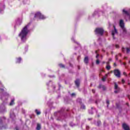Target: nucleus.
<instances>
[{
	"mask_svg": "<svg viewBox=\"0 0 130 130\" xmlns=\"http://www.w3.org/2000/svg\"><path fill=\"white\" fill-rule=\"evenodd\" d=\"M29 26H30V23L25 25L22 29L18 35V37L20 38L22 42H25L27 40V35L29 34L30 30H29Z\"/></svg>",
	"mask_w": 130,
	"mask_h": 130,
	"instance_id": "nucleus-1",
	"label": "nucleus"
},
{
	"mask_svg": "<svg viewBox=\"0 0 130 130\" xmlns=\"http://www.w3.org/2000/svg\"><path fill=\"white\" fill-rule=\"evenodd\" d=\"M119 25L122 31L123 35H125V36H127V32L126 31V29L125 28V27L124 26V21L122 19H120L119 22Z\"/></svg>",
	"mask_w": 130,
	"mask_h": 130,
	"instance_id": "nucleus-2",
	"label": "nucleus"
},
{
	"mask_svg": "<svg viewBox=\"0 0 130 130\" xmlns=\"http://www.w3.org/2000/svg\"><path fill=\"white\" fill-rule=\"evenodd\" d=\"M35 19H41V20H44L46 19V17L42 14L40 12H37L35 15Z\"/></svg>",
	"mask_w": 130,
	"mask_h": 130,
	"instance_id": "nucleus-3",
	"label": "nucleus"
},
{
	"mask_svg": "<svg viewBox=\"0 0 130 130\" xmlns=\"http://www.w3.org/2000/svg\"><path fill=\"white\" fill-rule=\"evenodd\" d=\"M95 32L98 35L102 36V35H103V33H104V29L102 28H97L95 30Z\"/></svg>",
	"mask_w": 130,
	"mask_h": 130,
	"instance_id": "nucleus-4",
	"label": "nucleus"
},
{
	"mask_svg": "<svg viewBox=\"0 0 130 130\" xmlns=\"http://www.w3.org/2000/svg\"><path fill=\"white\" fill-rule=\"evenodd\" d=\"M114 74L117 78H120V71L118 69L115 70L114 71Z\"/></svg>",
	"mask_w": 130,
	"mask_h": 130,
	"instance_id": "nucleus-5",
	"label": "nucleus"
},
{
	"mask_svg": "<svg viewBox=\"0 0 130 130\" xmlns=\"http://www.w3.org/2000/svg\"><path fill=\"white\" fill-rule=\"evenodd\" d=\"M114 27V30H112V35L113 36V39H115V38L114 37V35H116L117 34V30L115 28V26H113Z\"/></svg>",
	"mask_w": 130,
	"mask_h": 130,
	"instance_id": "nucleus-6",
	"label": "nucleus"
},
{
	"mask_svg": "<svg viewBox=\"0 0 130 130\" xmlns=\"http://www.w3.org/2000/svg\"><path fill=\"white\" fill-rule=\"evenodd\" d=\"M115 91L114 92L115 93H118V92L119 91V87H118V85H117V84H116V83H115Z\"/></svg>",
	"mask_w": 130,
	"mask_h": 130,
	"instance_id": "nucleus-7",
	"label": "nucleus"
},
{
	"mask_svg": "<svg viewBox=\"0 0 130 130\" xmlns=\"http://www.w3.org/2000/svg\"><path fill=\"white\" fill-rule=\"evenodd\" d=\"M122 51L123 52H126V53H129L130 52V49L128 48H122Z\"/></svg>",
	"mask_w": 130,
	"mask_h": 130,
	"instance_id": "nucleus-8",
	"label": "nucleus"
},
{
	"mask_svg": "<svg viewBox=\"0 0 130 130\" xmlns=\"http://www.w3.org/2000/svg\"><path fill=\"white\" fill-rule=\"evenodd\" d=\"M122 127L124 130H129V127L125 123L123 124Z\"/></svg>",
	"mask_w": 130,
	"mask_h": 130,
	"instance_id": "nucleus-9",
	"label": "nucleus"
},
{
	"mask_svg": "<svg viewBox=\"0 0 130 130\" xmlns=\"http://www.w3.org/2000/svg\"><path fill=\"white\" fill-rule=\"evenodd\" d=\"M0 109L3 110V111H5L6 110V107H5V104H2L1 106H0Z\"/></svg>",
	"mask_w": 130,
	"mask_h": 130,
	"instance_id": "nucleus-10",
	"label": "nucleus"
},
{
	"mask_svg": "<svg viewBox=\"0 0 130 130\" xmlns=\"http://www.w3.org/2000/svg\"><path fill=\"white\" fill-rule=\"evenodd\" d=\"M106 70L108 71H109L111 69V67H110V65H109V62H107V66L106 67Z\"/></svg>",
	"mask_w": 130,
	"mask_h": 130,
	"instance_id": "nucleus-11",
	"label": "nucleus"
},
{
	"mask_svg": "<svg viewBox=\"0 0 130 130\" xmlns=\"http://www.w3.org/2000/svg\"><path fill=\"white\" fill-rule=\"evenodd\" d=\"M75 85L77 86V87H79L80 86V80L77 79L75 81Z\"/></svg>",
	"mask_w": 130,
	"mask_h": 130,
	"instance_id": "nucleus-12",
	"label": "nucleus"
},
{
	"mask_svg": "<svg viewBox=\"0 0 130 130\" xmlns=\"http://www.w3.org/2000/svg\"><path fill=\"white\" fill-rule=\"evenodd\" d=\"M21 24H22V19H18L16 21V25H20Z\"/></svg>",
	"mask_w": 130,
	"mask_h": 130,
	"instance_id": "nucleus-13",
	"label": "nucleus"
},
{
	"mask_svg": "<svg viewBox=\"0 0 130 130\" xmlns=\"http://www.w3.org/2000/svg\"><path fill=\"white\" fill-rule=\"evenodd\" d=\"M14 102H15V99H12L11 100V102L10 103V106H12V105H14V104H15Z\"/></svg>",
	"mask_w": 130,
	"mask_h": 130,
	"instance_id": "nucleus-14",
	"label": "nucleus"
},
{
	"mask_svg": "<svg viewBox=\"0 0 130 130\" xmlns=\"http://www.w3.org/2000/svg\"><path fill=\"white\" fill-rule=\"evenodd\" d=\"M109 73H108L107 74H106V75L103 77L102 78V81H103V82H104L105 81V80H106V78H107V76H108V75H109Z\"/></svg>",
	"mask_w": 130,
	"mask_h": 130,
	"instance_id": "nucleus-15",
	"label": "nucleus"
},
{
	"mask_svg": "<svg viewBox=\"0 0 130 130\" xmlns=\"http://www.w3.org/2000/svg\"><path fill=\"white\" fill-rule=\"evenodd\" d=\"M88 61H89V59L88 57H85L84 58V62L85 63H88Z\"/></svg>",
	"mask_w": 130,
	"mask_h": 130,
	"instance_id": "nucleus-16",
	"label": "nucleus"
},
{
	"mask_svg": "<svg viewBox=\"0 0 130 130\" xmlns=\"http://www.w3.org/2000/svg\"><path fill=\"white\" fill-rule=\"evenodd\" d=\"M21 60H22V58H21V57L18 58L16 60V63H20V62H21Z\"/></svg>",
	"mask_w": 130,
	"mask_h": 130,
	"instance_id": "nucleus-17",
	"label": "nucleus"
},
{
	"mask_svg": "<svg viewBox=\"0 0 130 130\" xmlns=\"http://www.w3.org/2000/svg\"><path fill=\"white\" fill-rule=\"evenodd\" d=\"M10 117L11 118H15V114H14V113L11 112L10 113Z\"/></svg>",
	"mask_w": 130,
	"mask_h": 130,
	"instance_id": "nucleus-18",
	"label": "nucleus"
},
{
	"mask_svg": "<svg viewBox=\"0 0 130 130\" xmlns=\"http://www.w3.org/2000/svg\"><path fill=\"white\" fill-rule=\"evenodd\" d=\"M41 129V125L40 124H38L37 129V130H40Z\"/></svg>",
	"mask_w": 130,
	"mask_h": 130,
	"instance_id": "nucleus-19",
	"label": "nucleus"
},
{
	"mask_svg": "<svg viewBox=\"0 0 130 130\" xmlns=\"http://www.w3.org/2000/svg\"><path fill=\"white\" fill-rule=\"evenodd\" d=\"M93 109H94V108H91V110H89V113L90 114H93Z\"/></svg>",
	"mask_w": 130,
	"mask_h": 130,
	"instance_id": "nucleus-20",
	"label": "nucleus"
},
{
	"mask_svg": "<svg viewBox=\"0 0 130 130\" xmlns=\"http://www.w3.org/2000/svg\"><path fill=\"white\" fill-rule=\"evenodd\" d=\"M35 112L37 115H39L41 113V112L40 111H38V110H36Z\"/></svg>",
	"mask_w": 130,
	"mask_h": 130,
	"instance_id": "nucleus-21",
	"label": "nucleus"
},
{
	"mask_svg": "<svg viewBox=\"0 0 130 130\" xmlns=\"http://www.w3.org/2000/svg\"><path fill=\"white\" fill-rule=\"evenodd\" d=\"M8 95H9V94L7 93H6L4 94V96L2 98V99H5L7 98V96H8Z\"/></svg>",
	"mask_w": 130,
	"mask_h": 130,
	"instance_id": "nucleus-22",
	"label": "nucleus"
},
{
	"mask_svg": "<svg viewBox=\"0 0 130 130\" xmlns=\"http://www.w3.org/2000/svg\"><path fill=\"white\" fill-rule=\"evenodd\" d=\"M81 109H86V106L82 104L81 105Z\"/></svg>",
	"mask_w": 130,
	"mask_h": 130,
	"instance_id": "nucleus-23",
	"label": "nucleus"
},
{
	"mask_svg": "<svg viewBox=\"0 0 130 130\" xmlns=\"http://www.w3.org/2000/svg\"><path fill=\"white\" fill-rule=\"evenodd\" d=\"M4 9H5V5H3L2 7L0 9L1 13H2V11H4Z\"/></svg>",
	"mask_w": 130,
	"mask_h": 130,
	"instance_id": "nucleus-24",
	"label": "nucleus"
},
{
	"mask_svg": "<svg viewBox=\"0 0 130 130\" xmlns=\"http://www.w3.org/2000/svg\"><path fill=\"white\" fill-rule=\"evenodd\" d=\"M99 88H102L103 90H105V86H104V85H100L99 86Z\"/></svg>",
	"mask_w": 130,
	"mask_h": 130,
	"instance_id": "nucleus-25",
	"label": "nucleus"
},
{
	"mask_svg": "<svg viewBox=\"0 0 130 130\" xmlns=\"http://www.w3.org/2000/svg\"><path fill=\"white\" fill-rule=\"evenodd\" d=\"M59 67L60 68H64V65L62 64H59Z\"/></svg>",
	"mask_w": 130,
	"mask_h": 130,
	"instance_id": "nucleus-26",
	"label": "nucleus"
},
{
	"mask_svg": "<svg viewBox=\"0 0 130 130\" xmlns=\"http://www.w3.org/2000/svg\"><path fill=\"white\" fill-rule=\"evenodd\" d=\"M96 64H99L100 63V61H99V59H97L96 61Z\"/></svg>",
	"mask_w": 130,
	"mask_h": 130,
	"instance_id": "nucleus-27",
	"label": "nucleus"
},
{
	"mask_svg": "<svg viewBox=\"0 0 130 130\" xmlns=\"http://www.w3.org/2000/svg\"><path fill=\"white\" fill-rule=\"evenodd\" d=\"M77 102H79V103H81V102H82V100H81V99H78Z\"/></svg>",
	"mask_w": 130,
	"mask_h": 130,
	"instance_id": "nucleus-28",
	"label": "nucleus"
},
{
	"mask_svg": "<svg viewBox=\"0 0 130 130\" xmlns=\"http://www.w3.org/2000/svg\"><path fill=\"white\" fill-rule=\"evenodd\" d=\"M101 124V121H98V125L99 126Z\"/></svg>",
	"mask_w": 130,
	"mask_h": 130,
	"instance_id": "nucleus-29",
	"label": "nucleus"
},
{
	"mask_svg": "<svg viewBox=\"0 0 130 130\" xmlns=\"http://www.w3.org/2000/svg\"><path fill=\"white\" fill-rule=\"evenodd\" d=\"M74 96H76V93H73L71 94V97H74Z\"/></svg>",
	"mask_w": 130,
	"mask_h": 130,
	"instance_id": "nucleus-30",
	"label": "nucleus"
},
{
	"mask_svg": "<svg viewBox=\"0 0 130 130\" xmlns=\"http://www.w3.org/2000/svg\"><path fill=\"white\" fill-rule=\"evenodd\" d=\"M107 107H108V105H109V101L107 100Z\"/></svg>",
	"mask_w": 130,
	"mask_h": 130,
	"instance_id": "nucleus-31",
	"label": "nucleus"
},
{
	"mask_svg": "<svg viewBox=\"0 0 130 130\" xmlns=\"http://www.w3.org/2000/svg\"><path fill=\"white\" fill-rule=\"evenodd\" d=\"M97 13H98V12L97 11H95L93 14V16H95V15H96L97 14Z\"/></svg>",
	"mask_w": 130,
	"mask_h": 130,
	"instance_id": "nucleus-32",
	"label": "nucleus"
},
{
	"mask_svg": "<svg viewBox=\"0 0 130 130\" xmlns=\"http://www.w3.org/2000/svg\"><path fill=\"white\" fill-rule=\"evenodd\" d=\"M116 48H118L119 47V46H118V45H116Z\"/></svg>",
	"mask_w": 130,
	"mask_h": 130,
	"instance_id": "nucleus-33",
	"label": "nucleus"
},
{
	"mask_svg": "<svg viewBox=\"0 0 130 130\" xmlns=\"http://www.w3.org/2000/svg\"><path fill=\"white\" fill-rule=\"evenodd\" d=\"M98 57H99V54H97L96 56V58H98Z\"/></svg>",
	"mask_w": 130,
	"mask_h": 130,
	"instance_id": "nucleus-34",
	"label": "nucleus"
},
{
	"mask_svg": "<svg viewBox=\"0 0 130 130\" xmlns=\"http://www.w3.org/2000/svg\"><path fill=\"white\" fill-rule=\"evenodd\" d=\"M92 93H95V90L94 89H92Z\"/></svg>",
	"mask_w": 130,
	"mask_h": 130,
	"instance_id": "nucleus-35",
	"label": "nucleus"
},
{
	"mask_svg": "<svg viewBox=\"0 0 130 130\" xmlns=\"http://www.w3.org/2000/svg\"><path fill=\"white\" fill-rule=\"evenodd\" d=\"M72 41H74V42H75V39L72 38Z\"/></svg>",
	"mask_w": 130,
	"mask_h": 130,
	"instance_id": "nucleus-36",
	"label": "nucleus"
},
{
	"mask_svg": "<svg viewBox=\"0 0 130 130\" xmlns=\"http://www.w3.org/2000/svg\"><path fill=\"white\" fill-rule=\"evenodd\" d=\"M122 83H124V80L122 79Z\"/></svg>",
	"mask_w": 130,
	"mask_h": 130,
	"instance_id": "nucleus-37",
	"label": "nucleus"
},
{
	"mask_svg": "<svg viewBox=\"0 0 130 130\" xmlns=\"http://www.w3.org/2000/svg\"><path fill=\"white\" fill-rule=\"evenodd\" d=\"M123 75H126V73L125 72H124V73H123Z\"/></svg>",
	"mask_w": 130,
	"mask_h": 130,
	"instance_id": "nucleus-38",
	"label": "nucleus"
},
{
	"mask_svg": "<svg viewBox=\"0 0 130 130\" xmlns=\"http://www.w3.org/2000/svg\"><path fill=\"white\" fill-rule=\"evenodd\" d=\"M2 86H3V85H2V83L0 82V87H2Z\"/></svg>",
	"mask_w": 130,
	"mask_h": 130,
	"instance_id": "nucleus-39",
	"label": "nucleus"
},
{
	"mask_svg": "<svg viewBox=\"0 0 130 130\" xmlns=\"http://www.w3.org/2000/svg\"><path fill=\"white\" fill-rule=\"evenodd\" d=\"M114 67H116V64L115 63H114Z\"/></svg>",
	"mask_w": 130,
	"mask_h": 130,
	"instance_id": "nucleus-40",
	"label": "nucleus"
},
{
	"mask_svg": "<svg viewBox=\"0 0 130 130\" xmlns=\"http://www.w3.org/2000/svg\"><path fill=\"white\" fill-rule=\"evenodd\" d=\"M2 118H0V122H2Z\"/></svg>",
	"mask_w": 130,
	"mask_h": 130,
	"instance_id": "nucleus-41",
	"label": "nucleus"
},
{
	"mask_svg": "<svg viewBox=\"0 0 130 130\" xmlns=\"http://www.w3.org/2000/svg\"><path fill=\"white\" fill-rule=\"evenodd\" d=\"M70 125H71V126H74V125H72V123H70Z\"/></svg>",
	"mask_w": 130,
	"mask_h": 130,
	"instance_id": "nucleus-42",
	"label": "nucleus"
},
{
	"mask_svg": "<svg viewBox=\"0 0 130 130\" xmlns=\"http://www.w3.org/2000/svg\"><path fill=\"white\" fill-rule=\"evenodd\" d=\"M86 128H87V129L89 128V126H87Z\"/></svg>",
	"mask_w": 130,
	"mask_h": 130,
	"instance_id": "nucleus-43",
	"label": "nucleus"
},
{
	"mask_svg": "<svg viewBox=\"0 0 130 130\" xmlns=\"http://www.w3.org/2000/svg\"><path fill=\"white\" fill-rule=\"evenodd\" d=\"M0 90H4V89H3V88H0Z\"/></svg>",
	"mask_w": 130,
	"mask_h": 130,
	"instance_id": "nucleus-44",
	"label": "nucleus"
},
{
	"mask_svg": "<svg viewBox=\"0 0 130 130\" xmlns=\"http://www.w3.org/2000/svg\"><path fill=\"white\" fill-rule=\"evenodd\" d=\"M116 59H117V57H116Z\"/></svg>",
	"mask_w": 130,
	"mask_h": 130,
	"instance_id": "nucleus-45",
	"label": "nucleus"
},
{
	"mask_svg": "<svg viewBox=\"0 0 130 130\" xmlns=\"http://www.w3.org/2000/svg\"><path fill=\"white\" fill-rule=\"evenodd\" d=\"M95 53H97V51H95Z\"/></svg>",
	"mask_w": 130,
	"mask_h": 130,
	"instance_id": "nucleus-46",
	"label": "nucleus"
},
{
	"mask_svg": "<svg viewBox=\"0 0 130 130\" xmlns=\"http://www.w3.org/2000/svg\"><path fill=\"white\" fill-rule=\"evenodd\" d=\"M103 63H105V62H103Z\"/></svg>",
	"mask_w": 130,
	"mask_h": 130,
	"instance_id": "nucleus-47",
	"label": "nucleus"
},
{
	"mask_svg": "<svg viewBox=\"0 0 130 130\" xmlns=\"http://www.w3.org/2000/svg\"><path fill=\"white\" fill-rule=\"evenodd\" d=\"M16 130H19V129H18V128H16Z\"/></svg>",
	"mask_w": 130,
	"mask_h": 130,
	"instance_id": "nucleus-48",
	"label": "nucleus"
},
{
	"mask_svg": "<svg viewBox=\"0 0 130 130\" xmlns=\"http://www.w3.org/2000/svg\"><path fill=\"white\" fill-rule=\"evenodd\" d=\"M89 119V120H90L91 119Z\"/></svg>",
	"mask_w": 130,
	"mask_h": 130,
	"instance_id": "nucleus-49",
	"label": "nucleus"
},
{
	"mask_svg": "<svg viewBox=\"0 0 130 130\" xmlns=\"http://www.w3.org/2000/svg\"><path fill=\"white\" fill-rule=\"evenodd\" d=\"M109 60H111V59H110Z\"/></svg>",
	"mask_w": 130,
	"mask_h": 130,
	"instance_id": "nucleus-50",
	"label": "nucleus"
}]
</instances>
